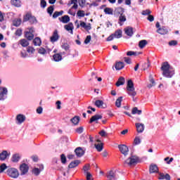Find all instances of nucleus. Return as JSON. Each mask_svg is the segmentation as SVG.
Listing matches in <instances>:
<instances>
[{"label": "nucleus", "instance_id": "obj_23", "mask_svg": "<svg viewBox=\"0 0 180 180\" xmlns=\"http://www.w3.org/2000/svg\"><path fill=\"white\" fill-rule=\"evenodd\" d=\"M100 119H102V115H96L91 117L90 119L89 123H93V122H98Z\"/></svg>", "mask_w": 180, "mask_h": 180}, {"label": "nucleus", "instance_id": "obj_37", "mask_svg": "<svg viewBox=\"0 0 180 180\" xmlns=\"http://www.w3.org/2000/svg\"><path fill=\"white\" fill-rule=\"evenodd\" d=\"M72 123H73L75 124V126H77V124H78V123H79V117H74L73 118H72L71 120Z\"/></svg>", "mask_w": 180, "mask_h": 180}, {"label": "nucleus", "instance_id": "obj_57", "mask_svg": "<svg viewBox=\"0 0 180 180\" xmlns=\"http://www.w3.org/2000/svg\"><path fill=\"white\" fill-rule=\"evenodd\" d=\"M165 161L167 162V164H171L172 162V161H174V158H171L170 159L169 157L165 158Z\"/></svg>", "mask_w": 180, "mask_h": 180}, {"label": "nucleus", "instance_id": "obj_32", "mask_svg": "<svg viewBox=\"0 0 180 180\" xmlns=\"http://www.w3.org/2000/svg\"><path fill=\"white\" fill-rule=\"evenodd\" d=\"M115 39H120L122 37V30H117L114 34H112Z\"/></svg>", "mask_w": 180, "mask_h": 180}, {"label": "nucleus", "instance_id": "obj_2", "mask_svg": "<svg viewBox=\"0 0 180 180\" xmlns=\"http://www.w3.org/2000/svg\"><path fill=\"white\" fill-rule=\"evenodd\" d=\"M127 91L128 95L132 98H134V96L137 95V92H136V89H134V84H133V81L128 80L127 84Z\"/></svg>", "mask_w": 180, "mask_h": 180}, {"label": "nucleus", "instance_id": "obj_17", "mask_svg": "<svg viewBox=\"0 0 180 180\" xmlns=\"http://www.w3.org/2000/svg\"><path fill=\"white\" fill-rule=\"evenodd\" d=\"M135 126L138 133H143L144 131V124L136 123Z\"/></svg>", "mask_w": 180, "mask_h": 180}, {"label": "nucleus", "instance_id": "obj_51", "mask_svg": "<svg viewBox=\"0 0 180 180\" xmlns=\"http://www.w3.org/2000/svg\"><path fill=\"white\" fill-rule=\"evenodd\" d=\"M78 3L79 6L84 8L85 6V4L86 3V0H79Z\"/></svg>", "mask_w": 180, "mask_h": 180}, {"label": "nucleus", "instance_id": "obj_52", "mask_svg": "<svg viewBox=\"0 0 180 180\" xmlns=\"http://www.w3.org/2000/svg\"><path fill=\"white\" fill-rule=\"evenodd\" d=\"M60 160L63 164H65V162H67V158H65V155L64 154H62L60 155Z\"/></svg>", "mask_w": 180, "mask_h": 180}, {"label": "nucleus", "instance_id": "obj_50", "mask_svg": "<svg viewBox=\"0 0 180 180\" xmlns=\"http://www.w3.org/2000/svg\"><path fill=\"white\" fill-rule=\"evenodd\" d=\"M150 62H147V63H143V64L142 65V67H143V70L145 71V70L148 69L149 67H150Z\"/></svg>", "mask_w": 180, "mask_h": 180}, {"label": "nucleus", "instance_id": "obj_14", "mask_svg": "<svg viewBox=\"0 0 180 180\" xmlns=\"http://www.w3.org/2000/svg\"><path fill=\"white\" fill-rule=\"evenodd\" d=\"M44 169V166H43V165H39V168L38 167H34L32 169V174L34 175H36L37 176V175L40 174V172L43 171Z\"/></svg>", "mask_w": 180, "mask_h": 180}, {"label": "nucleus", "instance_id": "obj_25", "mask_svg": "<svg viewBox=\"0 0 180 180\" xmlns=\"http://www.w3.org/2000/svg\"><path fill=\"white\" fill-rule=\"evenodd\" d=\"M149 82L150 83L148 84V88H149V89L153 88V86H155V80H154L153 76L149 77Z\"/></svg>", "mask_w": 180, "mask_h": 180}, {"label": "nucleus", "instance_id": "obj_58", "mask_svg": "<svg viewBox=\"0 0 180 180\" xmlns=\"http://www.w3.org/2000/svg\"><path fill=\"white\" fill-rule=\"evenodd\" d=\"M85 175L86 180H94V178H92V174H91V173H87Z\"/></svg>", "mask_w": 180, "mask_h": 180}, {"label": "nucleus", "instance_id": "obj_1", "mask_svg": "<svg viewBox=\"0 0 180 180\" xmlns=\"http://www.w3.org/2000/svg\"><path fill=\"white\" fill-rule=\"evenodd\" d=\"M161 70L162 71L163 77H165L166 78H172V76L175 74L174 69L169 66V64L167 63V62L162 63Z\"/></svg>", "mask_w": 180, "mask_h": 180}, {"label": "nucleus", "instance_id": "obj_21", "mask_svg": "<svg viewBox=\"0 0 180 180\" xmlns=\"http://www.w3.org/2000/svg\"><path fill=\"white\" fill-rule=\"evenodd\" d=\"M19 160H20V155L19 153L13 155L11 158L12 162H19Z\"/></svg>", "mask_w": 180, "mask_h": 180}, {"label": "nucleus", "instance_id": "obj_22", "mask_svg": "<svg viewBox=\"0 0 180 180\" xmlns=\"http://www.w3.org/2000/svg\"><path fill=\"white\" fill-rule=\"evenodd\" d=\"M53 60L56 63L61 61L63 60V56L60 53H56L53 56Z\"/></svg>", "mask_w": 180, "mask_h": 180}, {"label": "nucleus", "instance_id": "obj_31", "mask_svg": "<svg viewBox=\"0 0 180 180\" xmlns=\"http://www.w3.org/2000/svg\"><path fill=\"white\" fill-rule=\"evenodd\" d=\"M157 32L159 33V34H167V33H168V30L162 27V28H159L157 30Z\"/></svg>", "mask_w": 180, "mask_h": 180}, {"label": "nucleus", "instance_id": "obj_49", "mask_svg": "<svg viewBox=\"0 0 180 180\" xmlns=\"http://www.w3.org/2000/svg\"><path fill=\"white\" fill-rule=\"evenodd\" d=\"M91 168V166L89 165H86L84 167H83V169H84V174H90L88 170L90 169Z\"/></svg>", "mask_w": 180, "mask_h": 180}, {"label": "nucleus", "instance_id": "obj_39", "mask_svg": "<svg viewBox=\"0 0 180 180\" xmlns=\"http://www.w3.org/2000/svg\"><path fill=\"white\" fill-rule=\"evenodd\" d=\"M20 43L22 47H27V46H29V41L26 39H21Z\"/></svg>", "mask_w": 180, "mask_h": 180}, {"label": "nucleus", "instance_id": "obj_8", "mask_svg": "<svg viewBox=\"0 0 180 180\" xmlns=\"http://www.w3.org/2000/svg\"><path fill=\"white\" fill-rule=\"evenodd\" d=\"M118 148L120 153L124 155H127V154H129V147H127V146L124 144L119 145Z\"/></svg>", "mask_w": 180, "mask_h": 180}, {"label": "nucleus", "instance_id": "obj_13", "mask_svg": "<svg viewBox=\"0 0 180 180\" xmlns=\"http://www.w3.org/2000/svg\"><path fill=\"white\" fill-rule=\"evenodd\" d=\"M34 32V30L33 28H30V31L25 32V37L27 40H33V38L34 37V35L33 34Z\"/></svg>", "mask_w": 180, "mask_h": 180}, {"label": "nucleus", "instance_id": "obj_12", "mask_svg": "<svg viewBox=\"0 0 180 180\" xmlns=\"http://www.w3.org/2000/svg\"><path fill=\"white\" fill-rule=\"evenodd\" d=\"M64 29H65L67 32H70L71 34H74V24H72V22H69L68 25H65Z\"/></svg>", "mask_w": 180, "mask_h": 180}, {"label": "nucleus", "instance_id": "obj_33", "mask_svg": "<svg viewBox=\"0 0 180 180\" xmlns=\"http://www.w3.org/2000/svg\"><path fill=\"white\" fill-rule=\"evenodd\" d=\"M147 40L145 39L140 41L139 43V48L144 49L147 46Z\"/></svg>", "mask_w": 180, "mask_h": 180}, {"label": "nucleus", "instance_id": "obj_3", "mask_svg": "<svg viewBox=\"0 0 180 180\" xmlns=\"http://www.w3.org/2000/svg\"><path fill=\"white\" fill-rule=\"evenodd\" d=\"M6 174L7 175H8V176H10V178H13L14 179L19 178V175H20L19 170L13 167L8 169L6 171Z\"/></svg>", "mask_w": 180, "mask_h": 180}, {"label": "nucleus", "instance_id": "obj_36", "mask_svg": "<svg viewBox=\"0 0 180 180\" xmlns=\"http://www.w3.org/2000/svg\"><path fill=\"white\" fill-rule=\"evenodd\" d=\"M104 13L105 15H113V8L107 7L104 8Z\"/></svg>", "mask_w": 180, "mask_h": 180}, {"label": "nucleus", "instance_id": "obj_59", "mask_svg": "<svg viewBox=\"0 0 180 180\" xmlns=\"http://www.w3.org/2000/svg\"><path fill=\"white\" fill-rule=\"evenodd\" d=\"M56 109L60 110L61 109V101H57L56 103Z\"/></svg>", "mask_w": 180, "mask_h": 180}, {"label": "nucleus", "instance_id": "obj_55", "mask_svg": "<svg viewBox=\"0 0 180 180\" xmlns=\"http://www.w3.org/2000/svg\"><path fill=\"white\" fill-rule=\"evenodd\" d=\"M47 12H48V13H49V15L53 14V12H54V8L53 7V6H51L48 8Z\"/></svg>", "mask_w": 180, "mask_h": 180}, {"label": "nucleus", "instance_id": "obj_30", "mask_svg": "<svg viewBox=\"0 0 180 180\" xmlns=\"http://www.w3.org/2000/svg\"><path fill=\"white\" fill-rule=\"evenodd\" d=\"M79 165V160H75L69 165V168H75Z\"/></svg>", "mask_w": 180, "mask_h": 180}, {"label": "nucleus", "instance_id": "obj_45", "mask_svg": "<svg viewBox=\"0 0 180 180\" xmlns=\"http://www.w3.org/2000/svg\"><path fill=\"white\" fill-rule=\"evenodd\" d=\"M77 15L79 18H84V16H85V11H82V10H79L77 13Z\"/></svg>", "mask_w": 180, "mask_h": 180}, {"label": "nucleus", "instance_id": "obj_61", "mask_svg": "<svg viewBox=\"0 0 180 180\" xmlns=\"http://www.w3.org/2000/svg\"><path fill=\"white\" fill-rule=\"evenodd\" d=\"M62 49H63V50H65V51H68V50H70V46H68V44H64L62 46Z\"/></svg>", "mask_w": 180, "mask_h": 180}, {"label": "nucleus", "instance_id": "obj_19", "mask_svg": "<svg viewBox=\"0 0 180 180\" xmlns=\"http://www.w3.org/2000/svg\"><path fill=\"white\" fill-rule=\"evenodd\" d=\"M124 32L127 34V36H129V37H131L133 36V27H127L124 29Z\"/></svg>", "mask_w": 180, "mask_h": 180}, {"label": "nucleus", "instance_id": "obj_24", "mask_svg": "<svg viewBox=\"0 0 180 180\" xmlns=\"http://www.w3.org/2000/svg\"><path fill=\"white\" fill-rule=\"evenodd\" d=\"M124 82H126L124 77H120L116 82L115 85L116 86H120L121 85H124Z\"/></svg>", "mask_w": 180, "mask_h": 180}, {"label": "nucleus", "instance_id": "obj_6", "mask_svg": "<svg viewBox=\"0 0 180 180\" xmlns=\"http://www.w3.org/2000/svg\"><path fill=\"white\" fill-rule=\"evenodd\" d=\"M30 22L32 24L33 23H37V20L36 19L35 17L32 16V14L30 13H27L23 18L24 22Z\"/></svg>", "mask_w": 180, "mask_h": 180}, {"label": "nucleus", "instance_id": "obj_20", "mask_svg": "<svg viewBox=\"0 0 180 180\" xmlns=\"http://www.w3.org/2000/svg\"><path fill=\"white\" fill-rule=\"evenodd\" d=\"M150 174H154L155 172H158V167L157 165H151L149 168Z\"/></svg>", "mask_w": 180, "mask_h": 180}, {"label": "nucleus", "instance_id": "obj_56", "mask_svg": "<svg viewBox=\"0 0 180 180\" xmlns=\"http://www.w3.org/2000/svg\"><path fill=\"white\" fill-rule=\"evenodd\" d=\"M91 35H88L84 40V44H89L91 41Z\"/></svg>", "mask_w": 180, "mask_h": 180}, {"label": "nucleus", "instance_id": "obj_10", "mask_svg": "<svg viewBox=\"0 0 180 180\" xmlns=\"http://www.w3.org/2000/svg\"><path fill=\"white\" fill-rule=\"evenodd\" d=\"M58 39H60V36L58 35V31H57V30H56L52 36L50 37V40L51 41V43H56V41H57V40H58Z\"/></svg>", "mask_w": 180, "mask_h": 180}, {"label": "nucleus", "instance_id": "obj_15", "mask_svg": "<svg viewBox=\"0 0 180 180\" xmlns=\"http://www.w3.org/2000/svg\"><path fill=\"white\" fill-rule=\"evenodd\" d=\"M9 155H11V153H8V151L4 150L0 153V161H5Z\"/></svg>", "mask_w": 180, "mask_h": 180}, {"label": "nucleus", "instance_id": "obj_40", "mask_svg": "<svg viewBox=\"0 0 180 180\" xmlns=\"http://www.w3.org/2000/svg\"><path fill=\"white\" fill-rule=\"evenodd\" d=\"M20 23H22V20L20 18H17L13 20V25L16 26L17 27L20 26Z\"/></svg>", "mask_w": 180, "mask_h": 180}, {"label": "nucleus", "instance_id": "obj_34", "mask_svg": "<svg viewBox=\"0 0 180 180\" xmlns=\"http://www.w3.org/2000/svg\"><path fill=\"white\" fill-rule=\"evenodd\" d=\"M119 20L120 26H122L124 22H126V15H124V14H121L119 18Z\"/></svg>", "mask_w": 180, "mask_h": 180}, {"label": "nucleus", "instance_id": "obj_42", "mask_svg": "<svg viewBox=\"0 0 180 180\" xmlns=\"http://www.w3.org/2000/svg\"><path fill=\"white\" fill-rule=\"evenodd\" d=\"M63 13H64V11H56L53 13V18L54 19H56V18H58V16H61V15H63Z\"/></svg>", "mask_w": 180, "mask_h": 180}, {"label": "nucleus", "instance_id": "obj_54", "mask_svg": "<svg viewBox=\"0 0 180 180\" xmlns=\"http://www.w3.org/2000/svg\"><path fill=\"white\" fill-rule=\"evenodd\" d=\"M137 54H140V53H137V52H134L133 51H129L127 53V56H137Z\"/></svg>", "mask_w": 180, "mask_h": 180}, {"label": "nucleus", "instance_id": "obj_35", "mask_svg": "<svg viewBox=\"0 0 180 180\" xmlns=\"http://www.w3.org/2000/svg\"><path fill=\"white\" fill-rule=\"evenodd\" d=\"M122 101H123V97H119L115 101V106H117V108H120V106H122Z\"/></svg>", "mask_w": 180, "mask_h": 180}, {"label": "nucleus", "instance_id": "obj_47", "mask_svg": "<svg viewBox=\"0 0 180 180\" xmlns=\"http://www.w3.org/2000/svg\"><path fill=\"white\" fill-rule=\"evenodd\" d=\"M6 168H8V167L6 166V164L3 163L0 165V174H2V172H4V171H5V169H6Z\"/></svg>", "mask_w": 180, "mask_h": 180}, {"label": "nucleus", "instance_id": "obj_64", "mask_svg": "<svg viewBox=\"0 0 180 180\" xmlns=\"http://www.w3.org/2000/svg\"><path fill=\"white\" fill-rule=\"evenodd\" d=\"M178 44V42L176 41H171L169 42V46H176Z\"/></svg>", "mask_w": 180, "mask_h": 180}, {"label": "nucleus", "instance_id": "obj_53", "mask_svg": "<svg viewBox=\"0 0 180 180\" xmlns=\"http://www.w3.org/2000/svg\"><path fill=\"white\" fill-rule=\"evenodd\" d=\"M134 143L136 146L140 144V143H141V140L140 139V138H139V136H136L134 141Z\"/></svg>", "mask_w": 180, "mask_h": 180}, {"label": "nucleus", "instance_id": "obj_11", "mask_svg": "<svg viewBox=\"0 0 180 180\" xmlns=\"http://www.w3.org/2000/svg\"><path fill=\"white\" fill-rule=\"evenodd\" d=\"M75 153L77 155V157L81 158L84 154H85V149L78 147L75 150Z\"/></svg>", "mask_w": 180, "mask_h": 180}, {"label": "nucleus", "instance_id": "obj_9", "mask_svg": "<svg viewBox=\"0 0 180 180\" xmlns=\"http://www.w3.org/2000/svg\"><path fill=\"white\" fill-rule=\"evenodd\" d=\"M20 171L21 172V175H26V174L29 172V166L25 163L22 164L20 166Z\"/></svg>", "mask_w": 180, "mask_h": 180}, {"label": "nucleus", "instance_id": "obj_44", "mask_svg": "<svg viewBox=\"0 0 180 180\" xmlns=\"http://www.w3.org/2000/svg\"><path fill=\"white\" fill-rule=\"evenodd\" d=\"M115 172H113V171H110L107 178H108V179H115Z\"/></svg>", "mask_w": 180, "mask_h": 180}, {"label": "nucleus", "instance_id": "obj_5", "mask_svg": "<svg viewBox=\"0 0 180 180\" xmlns=\"http://www.w3.org/2000/svg\"><path fill=\"white\" fill-rule=\"evenodd\" d=\"M139 162V158L137 156H131L124 161V164L131 167V165H136Z\"/></svg>", "mask_w": 180, "mask_h": 180}, {"label": "nucleus", "instance_id": "obj_4", "mask_svg": "<svg viewBox=\"0 0 180 180\" xmlns=\"http://www.w3.org/2000/svg\"><path fill=\"white\" fill-rule=\"evenodd\" d=\"M75 23V25L77 26V29H79V27H83V29L84 30H86L87 32L92 29V27L91 26V23L86 24L84 21H79V23H78V20H76Z\"/></svg>", "mask_w": 180, "mask_h": 180}, {"label": "nucleus", "instance_id": "obj_60", "mask_svg": "<svg viewBox=\"0 0 180 180\" xmlns=\"http://www.w3.org/2000/svg\"><path fill=\"white\" fill-rule=\"evenodd\" d=\"M98 134H100V136H101V137H106V136H108V134H106V131H105V130H102Z\"/></svg>", "mask_w": 180, "mask_h": 180}, {"label": "nucleus", "instance_id": "obj_63", "mask_svg": "<svg viewBox=\"0 0 180 180\" xmlns=\"http://www.w3.org/2000/svg\"><path fill=\"white\" fill-rule=\"evenodd\" d=\"M15 36H22V30L18 29L15 31Z\"/></svg>", "mask_w": 180, "mask_h": 180}, {"label": "nucleus", "instance_id": "obj_28", "mask_svg": "<svg viewBox=\"0 0 180 180\" xmlns=\"http://www.w3.org/2000/svg\"><path fill=\"white\" fill-rule=\"evenodd\" d=\"M159 179L170 180L171 176H169L168 174H164L163 173H160Z\"/></svg>", "mask_w": 180, "mask_h": 180}, {"label": "nucleus", "instance_id": "obj_16", "mask_svg": "<svg viewBox=\"0 0 180 180\" xmlns=\"http://www.w3.org/2000/svg\"><path fill=\"white\" fill-rule=\"evenodd\" d=\"M16 120L18 122V124H22V123L26 120V117L22 114H19L16 117Z\"/></svg>", "mask_w": 180, "mask_h": 180}, {"label": "nucleus", "instance_id": "obj_41", "mask_svg": "<svg viewBox=\"0 0 180 180\" xmlns=\"http://www.w3.org/2000/svg\"><path fill=\"white\" fill-rule=\"evenodd\" d=\"M132 115H141V110H139L136 107L132 109Z\"/></svg>", "mask_w": 180, "mask_h": 180}, {"label": "nucleus", "instance_id": "obj_18", "mask_svg": "<svg viewBox=\"0 0 180 180\" xmlns=\"http://www.w3.org/2000/svg\"><path fill=\"white\" fill-rule=\"evenodd\" d=\"M95 105L97 106V108H101L102 109H105V108H106V104H105V103L101 100L96 101Z\"/></svg>", "mask_w": 180, "mask_h": 180}, {"label": "nucleus", "instance_id": "obj_26", "mask_svg": "<svg viewBox=\"0 0 180 180\" xmlns=\"http://www.w3.org/2000/svg\"><path fill=\"white\" fill-rule=\"evenodd\" d=\"M60 22H62V23H68L70 22V16L68 15H64L61 18H59Z\"/></svg>", "mask_w": 180, "mask_h": 180}, {"label": "nucleus", "instance_id": "obj_48", "mask_svg": "<svg viewBox=\"0 0 180 180\" xmlns=\"http://www.w3.org/2000/svg\"><path fill=\"white\" fill-rule=\"evenodd\" d=\"M27 53H29L30 54H34V51H36V50L34 49V48L32 47V46H28L27 48Z\"/></svg>", "mask_w": 180, "mask_h": 180}, {"label": "nucleus", "instance_id": "obj_7", "mask_svg": "<svg viewBox=\"0 0 180 180\" xmlns=\"http://www.w3.org/2000/svg\"><path fill=\"white\" fill-rule=\"evenodd\" d=\"M8 95V89L6 87H0V101H5Z\"/></svg>", "mask_w": 180, "mask_h": 180}, {"label": "nucleus", "instance_id": "obj_43", "mask_svg": "<svg viewBox=\"0 0 180 180\" xmlns=\"http://www.w3.org/2000/svg\"><path fill=\"white\" fill-rule=\"evenodd\" d=\"M95 148L97 150V151H99V152L103 150V146L102 145V143L95 144Z\"/></svg>", "mask_w": 180, "mask_h": 180}, {"label": "nucleus", "instance_id": "obj_46", "mask_svg": "<svg viewBox=\"0 0 180 180\" xmlns=\"http://www.w3.org/2000/svg\"><path fill=\"white\" fill-rule=\"evenodd\" d=\"M38 53L39 54H42L43 56H44V54H47V51H46L44 48L41 47L39 49Z\"/></svg>", "mask_w": 180, "mask_h": 180}, {"label": "nucleus", "instance_id": "obj_62", "mask_svg": "<svg viewBox=\"0 0 180 180\" xmlns=\"http://www.w3.org/2000/svg\"><path fill=\"white\" fill-rule=\"evenodd\" d=\"M47 6V2H46L44 0L41 1V8H45Z\"/></svg>", "mask_w": 180, "mask_h": 180}, {"label": "nucleus", "instance_id": "obj_29", "mask_svg": "<svg viewBox=\"0 0 180 180\" xmlns=\"http://www.w3.org/2000/svg\"><path fill=\"white\" fill-rule=\"evenodd\" d=\"M11 5H13V6L19 8L21 6L22 4L20 2V0H11Z\"/></svg>", "mask_w": 180, "mask_h": 180}, {"label": "nucleus", "instance_id": "obj_38", "mask_svg": "<svg viewBox=\"0 0 180 180\" xmlns=\"http://www.w3.org/2000/svg\"><path fill=\"white\" fill-rule=\"evenodd\" d=\"M33 43L34 46H41V39L40 38L37 37L33 40Z\"/></svg>", "mask_w": 180, "mask_h": 180}, {"label": "nucleus", "instance_id": "obj_27", "mask_svg": "<svg viewBox=\"0 0 180 180\" xmlns=\"http://www.w3.org/2000/svg\"><path fill=\"white\" fill-rule=\"evenodd\" d=\"M124 68V63L123 62H118L115 63V69L119 70Z\"/></svg>", "mask_w": 180, "mask_h": 180}]
</instances>
